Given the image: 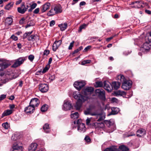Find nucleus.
<instances>
[{
	"instance_id": "nucleus-1",
	"label": "nucleus",
	"mask_w": 151,
	"mask_h": 151,
	"mask_svg": "<svg viewBox=\"0 0 151 151\" xmlns=\"http://www.w3.org/2000/svg\"><path fill=\"white\" fill-rule=\"evenodd\" d=\"M94 90V88L91 87H88L82 91L83 93L86 96L82 95L79 92H74L73 93L74 98L77 100L75 107L77 110H79L82 106V103L88 100V96L90 95Z\"/></svg>"
},
{
	"instance_id": "nucleus-2",
	"label": "nucleus",
	"mask_w": 151,
	"mask_h": 151,
	"mask_svg": "<svg viewBox=\"0 0 151 151\" xmlns=\"http://www.w3.org/2000/svg\"><path fill=\"white\" fill-rule=\"evenodd\" d=\"M12 76L11 74L8 73L5 75L3 73L1 74H0V83H6L9 80L12 79Z\"/></svg>"
},
{
	"instance_id": "nucleus-3",
	"label": "nucleus",
	"mask_w": 151,
	"mask_h": 151,
	"mask_svg": "<svg viewBox=\"0 0 151 151\" xmlns=\"http://www.w3.org/2000/svg\"><path fill=\"white\" fill-rule=\"evenodd\" d=\"M27 59V57H20L15 60V62L12 65L11 67L16 68L23 63Z\"/></svg>"
},
{
	"instance_id": "nucleus-4",
	"label": "nucleus",
	"mask_w": 151,
	"mask_h": 151,
	"mask_svg": "<svg viewBox=\"0 0 151 151\" xmlns=\"http://www.w3.org/2000/svg\"><path fill=\"white\" fill-rule=\"evenodd\" d=\"M86 83L84 81L80 82L76 81L74 83V87L78 90L80 91L81 88L86 85Z\"/></svg>"
},
{
	"instance_id": "nucleus-5",
	"label": "nucleus",
	"mask_w": 151,
	"mask_h": 151,
	"mask_svg": "<svg viewBox=\"0 0 151 151\" xmlns=\"http://www.w3.org/2000/svg\"><path fill=\"white\" fill-rule=\"evenodd\" d=\"M132 84L131 81L126 80L122 83V88L125 90H128L131 87Z\"/></svg>"
},
{
	"instance_id": "nucleus-6",
	"label": "nucleus",
	"mask_w": 151,
	"mask_h": 151,
	"mask_svg": "<svg viewBox=\"0 0 151 151\" xmlns=\"http://www.w3.org/2000/svg\"><path fill=\"white\" fill-rule=\"evenodd\" d=\"M32 31L30 32H28L25 33L23 36V38L25 39L27 38V40L29 41L32 40L33 41V40H35L36 37L35 35H31L30 36H29L32 33Z\"/></svg>"
},
{
	"instance_id": "nucleus-7",
	"label": "nucleus",
	"mask_w": 151,
	"mask_h": 151,
	"mask_svg": "<svg viewBox=\"0 0 151 151\" xmlns=\"http://www.w3.org/2000/svg\"><path fill=\"white\" fill-rule=\"evenodd\" d=\"M32 31L30 32H28L25 33L23 36V38L25 39L27 38V40L29 41L32 40L33 41V40H35L36 37L35 35H31L30 36H29L32 33Z\"/></svg>"
},
{
	"instance_id": "nucleus-8",
	"label": "nucleus",
	"mask_w": 151,
	"mask_h": 151,
	"mask_svg": "<svg viewBox=\"0 0 151 151\" xmlns=\"http://www.w3.org/2000/svg\"><path fill=\"white\" fill-rule=\"evenodd\" d=\"M143 1H136L132 2L130 4L131 5H134V6L131 7L133 8H139L141 7H143Z\"/></svg>"
},
{
	"instance_id": "nucleus-9",
	"label": "nucleus",
	"mask_w": 151,
	"mask_h": 151,
	"mask_svg": "<svg viewBox=\"0 0 151 151\" xmlns=\"http://www.w3.org/2000/svg\"><path fill=\"white\" fill-rule=\"evenodd\" d=\"M72 106L69 101L65 100L63 105V109L64 111L70 110Z\"/></svg>"
},
{
	"instance_id": "nucleus-10",
	"label": "nucleus",
	"mask_w": 151,
	"mask_h": 151,
	"mask_svg": "<svg viewBox=\"0 0 151 151\" xmlns=\"http://www.w3.org/2000/svg\"><path fill=\"white\" fill-rule=\"evenodd\" d=\"M22 146L19 145L16 142L13 144L12 148L10 150V151H22Z\"/></svg>"
},
{
	"instance_id": "nucleus-11",
	"label": "nucleus",
	"mask_w": 151,
	"mask_h": 151,
	"mask_svg": "<svg viewBox=\"0 0 151 151\" xmlns=\"http://www.w3.org/2000/svg\"><path fill=\"white\" fill-rule=\"evenodd\" d=\"M35 108L31 106L30 104L27 106L24 109V111L27 114H31L34 112Z\"/></svg>"
},
{
	"instance_id": "nucleus-12",
	"label": "nucleus",
	"mask_w": 151,
	"mask_h": 151,
	"mask_svg": "<svg viewBox=\"0 0 151 151\" xmlns=\"http://www.w3.org/2000/svg\"><path fill=\"white\" fill-rule=\"evenodd\" d=\"M39 88L42 92L45 93L48 90V86L47 84L41 83L39 84Z\"/></svg>"
},
{
	"instance_id": "nucleus-13",
	"label": "nucleus",
	"mask_w": 151,
	"mask_h": 151,
	"mask_svg": "<svg viewBox=\"0 0 151 151\" xmlns=\"http://www.w3.org/2000/svg\"><path fill=\"white\" fill-rule=\"evenodd\" d=\"M104 88L105 89L108 91H110L113 89L112 84H111L108 81L104 82Z\"/></svg>"
},
{
	"instance_id": "nucleus-14",
	"label": "nucleus",
	"mask_w": 151,
	"mask_h": 151,
	"mask_svg": "<svg viewBox=\"0 0 151 151\" xmlns=\"http://www.w3.org/2000/svg\"><path fill=\"white\" fill-rule=\"evenodd\" d=\"M18 12L22 14H24L27 11V8H26L24 2L22 3L21 7L17 8Z\"/></svg>"
},
{
	"instance_id": "nucleus-15",
	"label": "nucleus",
	"mask_w": 151,
	"mask_h": 151,
	"mask_svg": "<svg viewBox=\"0 0 151 151\" xmlns=\"http://www.w3.org/2000/svg\"><path fill=\"white\" fill-rule=\"evenodd\" d=\"M62 42V40L55 41L52 45V50L53 51H55L61 45Z\"/></svg>"
},
{
	"instance_id": "nucleus-16",
	"label": "nucleus",
	"mask_w": 151,
	"mask_h": 151,
	"mask_svg": "<svg viewBox=\"0 0 151 151\" xmlns=\"http://www.w3.org/2000/svg\"><path fill=\"white\" fill-rule=\"evenodd\" d=\"M91 125L93 126L96 128H103L104 127V124L103 122H93Z\"/></svg>"
},
{
	"instance_id": "nucleus-17",
	"label": "nucleus",
	"mask_w": 151,
	"mask_h": 151,
	"mask_svg": "<svg viewBox=\"0 0 151 151\" xmlns=\"http://www.w3.org/2000/svg\"><path fill=\"white\" fill-rule=\"evenodd\" d=\"M85 125L84 123L80 124L78 126V130L81 132L83 133L86 131Z\"/></svg>"
},
{
	"instance_id": "nucleus-18",
	"label": "nucleus",
	"mask_w": 151,
	"mask_h": 151,
	"mask_svg": "<svg viewBox=\"0 0 151 151\" xmlns=\"http://www.w3.org/2000/svg\"><path fill=\"white\" fill-rule=\"evenodd\" d=\"M145 134V131L143 129H140L137 131V136L138 137H141Z\"/></svg>"
},
{
	"instance_id": "nucleus-19",
	"label": "nucleus",
	"mask_w": 151,
	"mask_h": 151,
	"mask_svg": "<svg viewBox=\"0 0 151 151\" xmlns=\"http://www.w3.org/2000/svg\"><path fill=\"white\" fill-rule=\"evenodd\" d=\"M29 104L34 107V108L35 107H37L38 104V99L35 98L32 99L30 102Z\"/></svg>"
},
{
	"instance_id": "nucleus-20",
	"label": "nucleus",
	"mask_w": 151,
	"mask_h": 151,
	"mask_svg": "<svg viewBox=\"0 0 151 151\" xmlns=\"http://www.w3.org/2000/svg\"><path fill=\"white\" fill-rule=\"evenodd\" d=\"M96 93H98L99 96H101L102 98H105V91L102 89H98L96 90Z\"/></svg>"
},
{
	"instance_id": "nucleus-21",
	"label": "nucleus",
	"mask_w": 151,
	"mask_h": 151,
	"mask_svg": "<svg viewBox=\"0 0 151 151\" xmlns=\"http://www.w3.org/2000/svg\"><path fill=\"white\" fill-rule=\"evenodd\" d=\"M120 82L119 81L117 82L113 81L112 83V86L113 88H114L115 90L118 89L120 86Z\"/></svg>"
},
{
	"instance_id": "nucleus-22",
	"label": "nucleus",
	"mask_w": 151,
	"mask_h": 151,
	"mask_svg": "<svg viewBox=\"0 0 151 151\" xmlns=\"http://www.w3.org/2000/svg\"><path fill=\"white\" fill-rule=\"evenodd\" d=\"M37 145L36 143H32L28 147L29 151H35L37 149Z\"/></svg>"
},
{
	"instance_id": "nucleus-23",
	"label": "nucleus",
	"mask_w": 151,
	"mask_h": 151,
	"mask_svg": "<svg viewBox=\"0 0 151 151\" xmlns=\"http://www.w3.org/2000/svg\"><path fill=\"white\" fill-rule=\"evenodd\" d=\"M54 8L56 14L60 13L62 12V7L60 5L56 6L54 7Z\"/></svg>"
},
{
	"instance_id": "nucleus-24",
	"label": "nucleus",
	"mask_w": 151,
	"mask_h": 151,
	"mask_svg": "<svg viewBox=\"0 0 151 151\" xmlns=\"http://www.w3.org/2000/svg\"><path fill=\"white\" fill-rule=\"evenodd\" d=\"M96 113L97 114L95 116H96L97 118L98 117H99L98 119L97 120V121H101L105 119V116H103L101 113H99L97 111H96Z\"/></svg>"
},
{
	"instance_id": "nucleus-25",
	"label": "nucleus",
	"mask_w": 151,
	"mask_h": 151,
	"mask_svg": "<svg viewBox=\"0 0 151 151\" xmlns=\"http://www.w3.org/2000/svg\"><path fill=\"white\" fill-rule=\"evenodd\" d=\"M12 113V110H6L2 114L1 117L3 118L5 116L9 115Z\"/></svg>"
},
{
	"instance_id": "nucleus-26",
	"label": "nucleus",
	"mask_w": 151,
	"mask_h": 151,
	"mask_svg": "<svg viewBox=\"0 0 151 151\" xmlns=\"http://www.w3.org/2000/svg\"><path fill=\"white\" fill-rule=\"evenodd\" d=\"M119 111V108L117 107H112L111 111L110 113L111 115H115L117 114Z\"/></svg>"
},
{
	"instance_id": "nucleus-27",
	"label": "nucleus",
	"mask_w": 151,
	"mask_h": 151,
	"mask_svg": "<svg viewBox=\"0 0 151 151\" xmlns=\"http://www.w3.org/2000/svg\"><path fill=\"white\" fill-rule=\"evenodd\" d=\"M50 4L49 3H47L44 4L42 7V12H44L47 10L49 7Z\"/></svg>"
},
{
	"instance_id": "nucleus-28",
	"label": "nucleus",
	"mask_w": 151,
	"mask_h": 151,
	"mask_svg": "<svg viewBox=\"0 0 151 151\" xmlns=\"http://www.w3.org/2000/svg\"><path fill=\"white\" fill-rule=\"evenodd\" d=\"M118 150L116 146H112L106 148L105 149L104 151H117Z\"/></svg>"
},
{
	"instance_id": "nucleus-29",
	"label": "nucleus",
	"mask_w": 151,
	"mask_h": 151,
	"mask_svg": "<svg viewBox=\"0 0 151 151\" xmlns=\"http://www.w3.org/2000/svg\"><path fill=\"white\" fill-rule=\"evenodd\" d=\"M116 80H118L120 83L124 82L126 80L125 79L124 76L122 75H119L117 76L116 78Z\"/></svg>"
},
{
	"instance_id": "nucleus-30",
	"label": "nucleus",
	"mask_w": 151,
	"mask_h": 151,
	"mask_svg": "<svg viewBox=\"0 0 151 151\" xmlns=\"http://www.w3.org/2000/svg\"><path fill=\"white\" fill-rule=\"evenodd\" d=\"M84 113L86 115H90L92 116H95L97 114L96 113V111L93 113H91V111L88 108L87 109L84 111Z\"/></svg>"
},
{
	"instance_id": "nucleus-31",
	"label": "nucleus",
	"mask_w": 151,
	"mask_h": 151,
	"mask_svg": "<svg viewBox=\"0 0 151 151\" xmlns=\"http://www.w3.org/2000/svg\"><path fill=\"white\" fill-rule=\"evenodd\" d=\"M115 94L116 96H125L126 95V93L125 92L121 91L120 90H118L114 93Z\"/></svg>"
},
{
	"instance_id": "nucleus-32",
	"label": "nucleus",
	"mask_w": 151,
	"mask_h": 151,
	"mask_svg": "<svg viewBox=\"0 0 151 151\" xmlns=\"http://www.w3.org/2000/svg\"><path fill=\"white\" fill-rule=\"evenodd\" d=\"M43 129L45 132L47 133H49L50 131L49 125L47 123L44 124L43 126Z\"/></svg>"
},
{
	"instance_id": "nucleus-33",
	"label": "nucleus",
	"mask_w": 151,
	"mask_h": 151,
	"mask_svg": "<svg viewBox=\"0 0 151 151\" xmlns=\"http://www.w3.org/2000/svg\"><path fill=\"white\" fill-rule=\"evenodd\" d=\"M150 45L147 42L143 44V47L145 51H148L150 49Z\"/></svg>"
},
{
	"instance_id": "nucleus-34",
	"label": "nucleus",
	"mask_w": 151,
	"mask_h": 151,
	"mask_svg": "<svg viewBox=\"0 0 151 151\" xmlns=\"http://www.w3.org/2000/svg\"><path fill=\"white\" fill-rule=\"evenodd\" d=\"M60 28V29L62 31L65 30L67 28V24L66 23H64L63 24H59L58 25Z\"/></svg>"
},
{
	"instance_id": "nucleus-35",
	"label": "nucleus",
	"mask_w": 151,
	"mask_h": 151,
	"mask_svg": "<svg viewBox=\"0 0 151 151\" xmlns=\"http://www.w3.org/2000/svg\"><path fill=\"white\" fill-rule=\"evenodd\" d=\"M117 149V150H121L122 151H128L129 150L127 147L124 145L119 146Z\"/></svg>"
},
{
	"instance_id": "nucleus-36",
	"label": "nucleus",
	"mask_w": 151,
	"mask_h": 151,
	"mask_svg": "<svg viewBox=\"0 0 151 151\" xmlns=\"http://www.w3.org/2000/svg\"><path fill=\"white\" fill-rule=\"evenodd\" d=\"M29 5L30 8L28 9V11L29 12H31L37 6V4L36 3L32 2L31 3H30Z\"/></svg>"
},
{
	"instance_id": "nucleus-37",
	"label": "nucleus",
	"mask_w": 151,
	"mask_h": 151,
	"mask_svg": "<svg viewBox=\"0 0 151 151\" xmlns=\"http://www.w3.org/2000/svg\"><path fill=\"white\" fill-rule=\"evenodd\" d=\"M0 63H1V64L4 69L7 68L10 65V64L8 63L5 61H4L2 60L0 62Z\"/></svg>"
},
{
	"instance_id": "nucleus-38",
	"label": "nucleus",
	"mask_w": 151,
	"mask_h": 151,
	"mask_svg": "<svg viewBox=\"0 0 151 151\" xmlns=\"http://www.w3.org/2000/svg\"><path fill=\"white\" fill-rule=\"evenodd\" d=\"M13 20L12 18L10 17L7 18L5 21V24L6 25H11L12 22Z\"/></svg>"
},
{
	"instance_id": "nucleus-39",
	"label": "nucleus",
	"mask_w": 151,
	"mask_h": 151,
	"mask_svg": "<svg viewBox=\"0 0 151 151\" xmlns=\"http://www.w3.org/2000/svg\"><path fill=\"white\" fill-rule=\"evenodd\" d=\"M14 4L13 1H12L9 3L7 4L5 7V9L7 10H9L11 7H12Z\"/></svg>"
},
{
	"instance_id": "nucleus-40",
	"label": "nucleus",
	"mask_w": 151,
	"mask_h": 151,
	"mask_svg": "<svg viewBox=\"0 0 151 151\" xmlns=\"http://www.w3.org/2000/svg\"><path fill=\"white\" fill-rule=\"evenodd\" d=\"M55 14H56V12L53 8H52L49 12L47 14V15L48 16H52L55 15Z\"/></svg>"
},
{
	"instance_id": "nucleus-41",
	"label": "nucleus",
	"mask_w": 151,
	"mask_h": 151,
	"mask_svg": "<svg viewBox=\"0 0 151 151\" xmlns=\"http://www.w3.org/2000/svg\"><path fill=\"white\" fill-rule=\"evenodd\" d=\"M48 106L47 105L45 104L43 105L41 107V110L42 112L47 111L48 109Z\"/></svg>"
},
{
	"instance_id": "nucleus-42",
	"label": "nucleus",
	"mask_w": 151,
	"mask_h": 151,
	"mask_svg": "<svg viewBox=\"0 0 151 151\" xmlns=\"http://www.w3.org/2000/svg\"><path fill=\"white\" fill-rule=\"evenodd\" d=\"M79 114L78 112H75L74 113L71 114L70 115V117L74 119H77L78 117Z\"/></svg>"
},
{
	"instance_id": "nucleus-43",
	"label": "nucleus",
	"mask_w": 151,
	"mask_h": 151,
	"mask_svg": "<svg viewBox=\"0 0 151 151\" xmlns=\"http://www.w3.org/2000/svg\"><path fill=\"white\" fill-rule=\"evenodd\" d=\"M104 123L106 124L108 127L111 126L114 124L113 122L111 121L110 120H105L104 122Z\"/></svg>"
},
{
	"instance_id": "nucleus-44",
	"label": "nucleus",
	"mask_w": 151,
	"mask_h": 151,
	"mask_svg": "<svg viewBox=\"0 0 151 151\" xmlns=\"http://www.w3.org/2000/svg\"><path fill=\"white\" fill-rule=\"evenodd\" d=\"M103 86V84L101 81H98L96 82L95 86L96 87H101Z\"/></svg>"
},
{
	"instance_id": "nucleus-45",
	"label": "nucleus",
	"mask_w": 151,
	"mask_h": 151,
	"mask_svg": "<svg viewBox=\"0 0 151 151\" xmlns=\"http://www.w3.org/2000/svg\"><path fill=\"white\" fill-rule=\"evenodd\" d=\"M91 62V60H84L81 62V64L82 65H84L86 64L90 63Z\"/></svg>"
},
{
	"instance_id": "nucleus-46",
	"label": "nucleus",
	"mask_w": 151,
	"mask_h": 151,
	"mask_svg": "<svg viewBox=\"0 0 151 151\" xmlns=\"http://www.w3.org/2000/svg\"><path fill=\"white\" fill-rule=\"evenodd\" d=\"M87 26V24H84L81 26H80L79 27V32H81L82 31V30L83 29H85L86 28Z\"/></svg>"
},
{
	"instance_id": "nucleus-47",
	"label": "nucleus",
	"mask_w": 151,
	"mask_h": 151,
	"mask_svg": "<svg viewBox=\"0 0 151 151\" xmlns=\"http://www.w3.org/2000/svg\"><path fill=\"white\" fill-rule=\"evenodd\" d=\"M2 127L5 129H7L9 127L8 123L7 122L4 123L2 124Z\"/></svg>"
},
{
	"instance_id": "nucleus-48",
	"label": "nucleus",
	"mask_w": 151,
	"mask_h": 151,
	"mask_svg": "<svg viewBox=\"0 0 151 151\" xmlns=\"http://www.w3.org/2000/svg\"><path fill=\"white\" fill-rule=\"evenodd\" d=\"M35 57L32 55H30L28 57V59L31 61L32 62L34 59Z\"/></svg>"
},
{
	"instance_id": "nucleus-49",
	"label": "nucleus",
	"mask_w": 151,
	"mask_h": 151,
	"mask_svg": "<svg viewBox=\"0 0 151 151\" xmlns=\"http://www.w3.org/2000/svg\"><path fill=\"white\" fill-rule=\"evenodd\" d=\"M49 79L51 80V81H52L55 79V76L54 75H49Z\"/></svg>"
},
{
	"instance_id": "nucleus-50",
	"label": "nucleus",
	"mask_w": 151,
	"mask_h": 151,
	"mask_svg": "<svg viewBox=\"0 0 151 151\" xmlns=\"http://www.w3.org/2000/svg\"><path fill=\"white\" fill-rule=\"evenodd\" d=\"M75 42L73 41L72 42L70 43V45L68 47V49L69 50H71L73 47Z\"/></svg>"
},
{
	"instance_id": "nucleus-51",
	"label": "nucleus",
	"mask_w": 151,
	"mask_h": 151,
	"mask_svg": "<svg viewBox=\"0 0 151 151\" xmlns=\"http://www.w3.org/2000/svg\"><path fill=\"white\" fill-rule=\"evenodd\" d=\"M95 106L93 105H91L89 106V107L88 108L91 111L95 109Z\"/></svg>"
},
{
	"instance_id": "nucleus-52",
	"label": "nucleus",
	"mask_w": 151,
	"mask_h": 151,
	"mask_svg": "<svg viewBox=\"0 0 151 151\" xmlns=\"http://www.w3.org/2000/svg\"><path fill=\"white\" fill-rule=\"evenodd\" d=\"M146 39H147L150 42H151V32L149 34V35L146 37Z\"/></svg>"
},
{
	"instance_id": "nucleus-53",
	"label": "nucleus",
	"mask_w": 151,
	"mask_h": 151,
	"mask_svg": "<svg viewBox=\"0 0 151 151\" xmlns=\"http://www.w3.org/2000/svg\"><path fill=\"white\" fill-rule=\"evenodd\" d=\"M85 140L88 142H90L91 140L89 137L88 136H86L85 138Z\"/></svg>"
},
{
	"instance_id": "nucleus-54",
	"label": "nucleus",
	"mask_w": 151,
	"mask_h": 151,
	"mask_svg": "<svg viewBox=\"0 0 151 151\" xmlns=\"http://www.w3.org/2000/svg\"><path fill=\"white\" fill-rule=\"evenodd\" d=\"M25 19L24 18H22L19 21V24H24L25 22Z\"/></svg>"
},
{
	"instance_id": "nucleus-55",
	"label": "nucleus",
	"mask_w": 151,
	"mask_h": 151,
	"mask_svg": "<svg viewBox=\"0 0 151 151\" xmlns=\"http://www.w3.org/2000/svg\"><path fill=\"white\" fill-rule=\"evenodd\" d=\"M91 46H88L85 48L83 50V51L84 52H86L88 51L91 48Z\"/></svg>"
},
{
	"instance_id": "nucleus-56",
	"label": "nucleus",
	"mask_w": 151,
	"mask_h": 151,
	"mask_svg": "<svg viewBox=\"0 0 151 151\" xmlns=\"http://www.w3.org/2000/svg\"><path fill=\"white\" fill-rule=\"evenodd\" d=\"M11 38L13 39V40L15 41H16L18 39V38L17 37L15 36L14 35H12L11 37Z\"/></svg>"
},
{
	"instance_id": "nucleus-57",
	"label": "nucleus",
	"mask_w": 151,
	"mask_h": 151,
	"mask_svg": "<svg viewBox=\"0 0 151 151\" xmlns=\"http://www.w3.org/2000/svg\"><path fill=\"white\" fill-rule=\"evenodd\" d=\"M91 118H88L86 120V124L87 125H89L91 120Z\"/></svg>"
},
{
	"instance_id": "nucleus-58",
	"label": "nucleus",
	"mask_w": 151,
	"mask_h": 151,
	"mask_svg": "<svg viewBox=\"0 0 151 151\" xmlns=\"http://www.w3.org/2000/svg\"><path fill=\"white\" fill-rule=\"evenodd\" d=\"M55 24V22L54 20H52L50 22V27L53 26Z\"/></svg>"
},
{
	"instance_id": "nucleus-59",
	"label": "nucleus",
	"mask_w": 151,
	"mask_h": 151,
	"mask_svg": "<svg viewBox=\"0 0 151 151\" xmlns=\"http://www.w3.org/2000/svg\"><path fill=\"white\" fill-rule=\"evenodd\" d=\"M6 97V95L4 94L1 95L0 96V101L4 99Z\"/></svg>"
},
{
	"instance_id": "nucleus-60",
	"label": "nucleus",
	"mask_w": 151,
	"mask_h": 151,
	"mask_svg": "<svg viewBox=\"0 0 151 151\" xmlns=\"http://www.w3.org/2000/svg\"><path fill=\"white\" fill-rule=\"evenodd\" d=\"M49 52L48 50H45L44 51L43 54L44 55H47L49 53Z\"/></svg>"
},
{
	"instance_id": "nucleus-61",
	"label": "nucleus",
	"mask_w": 151,
	"mask_h": 151,
	"mask_svg": "<svg viewBox=\"0 0 151 151\" xmlns=\"http://www.w3.org/2000/svg\"><path fill=\"white\" fill-rule=\"evenodd\" d=\"M49 69V68L47 67H46L43 70L42 72V73H44L47 72Z\"/></svg>"
},
{
	"instance_id": "nucleus-62",
	"label": "nucleus",
	"mask_w": 151,
	"mask_h": 151,
	"mask_svg": "<svg viewBox=\"0 0 151 151\" xmlns=\"http://www.w3.org/2000/svg\"><path fill=\"white\" fill-rule=\"evenodd\" d=\"M17 139V138L16 136V135H13L11 137V139L13 141H16Z\"/></svg>"
},
{
	"instance_id": "nucleus-63",
	"label": "nucleus",
	"mask_w": 151,
	"mask_h": 151,
	"mask_svg": "<svg viewBox=\"0 0 151 151\" xmlns=\"http://www.w3.org/2000/svg\"><path fill=\"white\" fill-rule=\"evenodd\" d=\"M116 35H114V36H112L111 37H109L108 38L106 39V41L107 42L111 40Z\"/></svg>"
},
{
	"instance_id": "nucleus-64",
	"label": "nucleus",
	"mask_w": 151,
	"mask_h": 151,
	"mask_svg": "<svg viewBox=\"0 0 151 151\" xmlns=\"http://www.w3.org/2000/svg\"><path fill=\"white\" fill-rule=\"evenodd\" d=\"M82 123H81V119H78L76 122V124H78V126L80 125V124Z\"/></svg>"
}]
</instances>
